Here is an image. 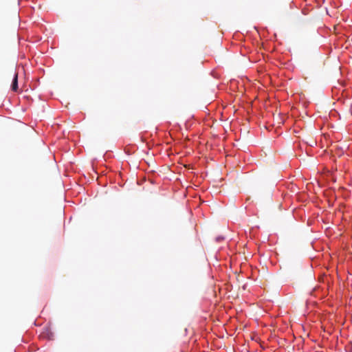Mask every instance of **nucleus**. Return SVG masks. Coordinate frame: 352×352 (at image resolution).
I'll list each match as a JSON object with an SVG mask.
<instances>
[{"label":"nucleus","mask_w":352,"mask_h":352,"mask_svg":"<svg viewBox=\"0 0 352 352\" xmlns=\"http://www.w3.org/2000/svg\"><path fill=\"white\" fill-rule=\"evenodd\" d=\"M12 90L14 91H16L18 89V74L17 73L14 74V78L12 82Z\"/></svg>","instance_id":"f257e3e1"},{"label":"nucleus","mask_w":352,"mask_h":352,"mask_svg":"<svg viewBox=\"0 0 352 352\" xmlns=\"http://www.w3.org/2000/svg\"><path fill=\"white\" fill-rule=\"evenodd\" d=\"M223 239H224L223 236H219L216 238V241L220 242V241H223Z\"/></svg>","instance_id":"f03ea898"}]
</instances>
